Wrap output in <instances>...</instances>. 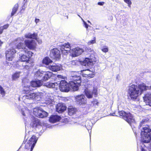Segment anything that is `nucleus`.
<instances>
[{"mask_svg":"<svg viewBox=\"0 0 151 151\" xmlns=\"http://www.w3.org/2000/svg\"><path fill=\"white\" fill-rule=\"evenodd\" d=\"M135 133L137 135V133L136 132H135Z\"/></svg>","mask_w":151,"mask_h":151,"instance_id":"obj_57","label":"nucleus"},{"mask_svg":"<svg viewBox=\"0 0 151 151\" xmlns=\"http://www.w3.org/2000/svg\"><path fill=\"white\" fill-rule=\"evenodd\" d=\"M61 119V117L58 115H52L50 117L49 121L52 123H54L59 121Z\"/></svg>","mask_w":151,"mask_h":151,"instance_id":"obj_20","label":"nucleus"},{"mask_svg":"<svg viewBox=\"0 0 151 151\" xmlns=\"http://www.w3.org/2000/svg\"><path fill=\"white\" fill-rule=\"evenodd\" d=\"M21 72H17L14 73L12 75V78L13 80H15L18 78L20 75Z\"/></svg>","mask_w":151,"mask_h":151,"instance_id":"obj_33","label":"nucleus"},{"mask_svg":"<svg viewBox=\"0 0 151 151\" xmlns=\"http://www.w3.org/2000/svg\"><path fill=\"white\" fill-rule=\"evenodd\" d=\"M146 122V120H143L140 124V127H142L141 133V138L142 142L145 143L149 142L151 139V129L149 128L148 126L143 125L145 124Z\"/></svg>","mask_w":151,"mask_h":151,"instance_id":"obj_3","label":"nucleus"},{"mask_svg":"<svg viewBox=\"0 0 151 151\" xmlns=\"http://www.w3.org/2000/svg\"><path fill=\"white\" fill-rule=\"evenodd\" d=\"M16 51L15 48H13L6 51L5 54L6 60L9 61H12L14 58Z\"/></svg>","mask_w":151,"mask_h":151,"instance_id":"obj_12","label":"nucleus"},{"mask_svg":"<svg viewBox=\"0 0 151 151\" xmlns=\"http://www.w3.org/2000/svg\"><path fill=\"white\" fill-rule=\"evenodd\" d=\"M58 82L52 83L48 82L45 84V86L49 88H57L58 86Z\"/></svg>","mask_w":151,"mask_h":151,"instance_id":"obj_22","label":"nucleus"},{"mask_svg":"<svg viewBox=\"0 0 151 151\" xmlns=\"http://www.w3.org/2000/svg\"><path fill=\"white\" fill-rule=\"evenodd\" d=\"M44 72L41 70H38L35 73V77L39 78H40L42 77H43Z\"/></svg>","mask_w":151,"mask_h":151,"instance_id":"obj_24","label":"nucleus"},{"mask_svg":"<svg viewBox=\"0 0 151 151\" xmlns=\"http://www.w3.org/2000/svg\"><path fill=\"white\" fill-rule=\"evenodd\" d=\"M26 46L30 49H33L36 46V43L32 40H26L24 41Z\"/></svg>","mask_w":151,"mask_h":151,"instance_id":"obj_16","label":"nucleus"},{"mask_svg":"<svg viewBox=\"0 0 151 151\" xmlns=\"http://www.w3.org/2000/svg\"><path fill=\"white\" fill-rule=\"evenodd\" d=\"M78 16L80 18H81V20H82V21H83V22H85V21L83 20V19H82V18H81L80 16H79V15H78Z\"/></svg>","mask_w":151,"mask_h":151,"instance_id":"obj_55","label":"nucleus"},{"mask_svg":"<svg viewBox=\"0 0 151 151\" xmlns=\"http://www.w3.org/2000/svg\"><path fill=\"white\" fill-rule=\"evenodd\" d=\"M41 112H40L39 116L38 117L42 118L44 117H46L48 116V113L44 111L42 109H41Z\"/></svg>","mask_w":151,"mask_h":151,"instance_id":"obj_30","label":"nucleus"},{"mask_svg":"<svg viewBox=\"0 0 151 151\" xmlns=\"http://www.w3.org/2000/svg\"><path fill=\"white\" fill-rule=\"evenodd\" d=\"M19 60H20L21 61L26 62L29 60V57H27V55L24 53L23 54H19Z\"/></svg>","mask_w":151,"mask_h":151,"instance_id":"obj_25","label":"nucleus"},{"mask_svg":"<svg viewBox=\"0 0 151 151\" xmlns=\"http://www.w3.org/2000/svg\"><path fill=\"white\" fill-rule=\"evenodd\" d=\"M92 103L93 106L95 107H96L98 106V102L96 100L92 102Z\"/></svg>","mask_w":151,"mask_h":151,"instance_id":"obj_42","label":"nucleus"},{"mask_svg":"<svg viewBox=\"0 0 151 151\" xmlns=\"http://www.w3.org/2000/svg\"><path fill=\"white\" fill-rule=\"evenodd\" d=\"M28 138V136H27V134H26L25 136V139H27Z\"/></svg>","mask_w":151,"mask_h":151,"instance_id":"obj_54","label":"nucleus"},{"mask_svg":"<svg viewBox=\"0 0 151 151\" xmlns=\"http://www.w3.org/2000/svg\"><path fill=\"white\" fill-rule=\"evenodd\" d=\"M77 61L76 60H73L71 62V64L72 65H76L77 63Z\"/></svg>","mask_w":151,"mask_h":151,"instance_id":"obj_43","label":"nucleus"},{"mask_svg":"<svg viewBox=\"0 0 151 151\" xmlns=\"http://www.w3.org/2000/svg\"><path fill=\"white\" fill-rule=\"evenodd\" d=\"M84 93L88 99L92 98L93 95L96 97L97 94V89L94 87L92 91L91 90L89 87L85 89Z\"/></svg>","mask_w":151,"mask_h":151,"instance_id":"obj_11","label":"nucleus"},{"mask_svg":"<svg viewBox=\"0 0 151 151\" xmlns=\"http://www.w3.org/2000/svg\"><path fill=\"white\" fill-rule=\"evenodd\" d=\"M56 108L57 112L59 113H61L66 109V107L63 104L59 103L57 105Z\"/></svg>","mask_w":151,"mask_h":151,"instance_id":"obj_18","label":"nucleus"},{"mask_svg":"<svg viewBox=\"0 0 151 151\" xmlns=\"http://www.w3.org/2000/svg\"><path fill=\"white\" fill-rule=\"evenodd\" d=\"M37 34L35 33L32 34L30 33H29L25 35L24 37L27 38H31L36 39L37 38Z\"/></svg>","mask_w":151,"mask_h":151,"instance_id":"obj_26","label":"nucleus"},{"mask_svg":"<svg viewBox=\"0 0 151 151\" xmlns=\"http://www.w3.org/2000/svg\"><path fill=\"white\" fill-rule=\"evenodd\" d=\"M149 88L148 86H146L144 83H141L138 86L133 84L130 85L128 87V94L131 98L134 100L141 95L144 91Z\"/></svg>","mask_w":151,"mask_h":151,"instance_id":"obj_2","label":"nucleus"},{"mask_svg":"<svg viewBox=\"0 0 151 151\" xmlns=\"http://www.w3.org/2000/svg\"><path fill=\"white\" fill-rule=\"evenodd\" d=\"M21 111H22V114L24 116H26V115L25 113L26 111H27L26 109H25V111L24 110V109H21Z\"/></svg>","mask_w":151,"mask_h":151,"instance_id":"obj_41","label":"nucleus"},{"mask_svg":"<svg viewBox=\"0 0 151 151\" xmlns=\"http://www.w3.org/2000/svg\"><path fill=\"white\" fill-rule=\"evenodd\" d=\"M45 103L48 105L52 106L55 104V101L53 99L48 97L45 99Z\"/></svg>","mask_w":151,"mask_h":151,"instance_id":"obj_23","label":"nucleus"},{"mask_svg":"<svg viewBox=\"0 0 151 151\" xmlns=\"http://www.w3.org/2000/svg\"><path fill=\"white\" fill-rule=\"evenodd\" d=\"M50 56L53 59L59 60L60 57V51L57 48H54L50 50Z\"/></svg>","mask_w":151,"mask_h":151,"instance_id":"obj_13","label":"nucleus"},{"mask_svg":"<svg viewBox=\"0 0 151 151\" xmlns=\"http://www.w3.org/2000/svg\"><path fill=\"white\" fill-rule=\"evenodd\" d=\"M58 85L60 84L59 88L60 91L63 92H68L71 87L70 85V82L68 84L65 80H62L58 81Z\"/></svg>","mask_w":151,"mask_h":151,"instance_id":"obj_10","label":"nucleus"},{"mask_svg":"<svg viewBox=\"0 0 151 151\" xmlns=\"http://www.w3.org/2000/svg\"><path fill=\"white\" fill-rule=\"evenodd\" d=\"M101 50L104 52H106L108 51V49L107 47L103 48L101 49Z\"/></svg>","mask_w":151,"mask_h":151,"instance_id":"obj_40","label":"nucleus"},{"mask_svg":"<svg viewBox=\"0 0 151 151\" xmlns=\"http://www.w3.org/2000/svg\"><path fill=\"white\" fill-rule=\"evenodd\" d=\"M57 77L58 78H60L62 79H65L64 77L62 76L61 75H58Z\"/></svg>","mask_w":151,"mask_h":151,"instance_id":"obj_45","label":"nucleus"},{"mask_svg":"<svg viewBox=\"0 0 151 151\" xmlns=\"http://www.w3.org/2000/svg\"><path fill=\"white\" fill-rule=\"evenodd\" d=\"M24 52L25 54L27 55V57H29V59L32 56L33 53L31 51H28L25 50H24V52Z\"/></svg>","mask_w":151,"mask_h":151,"instance_id":"obj_35","label":"nucleus"},{"mask_svg":"<svg viewBox=\"0 0 151 151\" xmlns=\"http://www.w3.org/2000/svg\"><path fill=\"white\" fill-rule=\"evenodd\" d=\"M124 1L128 4V6L129 7H131V5L132 4V2L130 0H123Z\"/></svg>","mask_w":151,"mask_h":151,"instance_id":"obj_39","label":"nucleus"},{"mask_svg":"<svg viewBox=\"0 0 151 151\" xmlns=\"http://www.w3.org/2000/svg\"><path fill=\"white\" fill-rule=\"evenodd\" d=\"M118 113L119 115L130 125L134 132L133 127L134 128L136 124L132 115L130 113H127L123 111H119Z\"/></svg>","mask_w":151,"mask_h":151,"instance_id":"obj_5","label":"nucleus"},{"mask_svg":"<svg viewBox=\"0 0 151 151\" xmlns=\"http://www.w3.org/2000/svg\"><path fill=\"white\" fill-rule=\"evenodd\" d=\"M24 38L23 37H21L17 38L15 42H17L18 43L21 42H23L24 40Z\"/></svg>","mask_w":151,"mask_h":151,"instance_id":"obj_37","label":"nucleus"},{"mask_svg":"<svg viewBox=\"0 0 151 151\" xmlns=\"http://www.w3.org/2000/svg\"><path fill=\"white\" fill-rule=\"evenodd\" d=\"M104 2H99L98 3V4L101 6H102L104 4Z\"/></svg>","mask_w":151,"mask_h":151,"instance_id":"obj_47","label":"nucleus"},{"mask_svg":"<svg viewBox=\"0 0 151 151\" xmlns=\"http://www.w3.org/2000/svg\"><path fill=\"white\" fill-rule=\"evenodd\" d=\"M52 61L48 57H45L42 60V63L46 65H48L50 63L52 62Z\"/></svg>","mask_w":151,"mask_h":151,"instance_id":"obj_29","label":"nucleus"},{"mask_svg":"<svg viewBox=\"0 0 151 151\" xmlns=\"http://www.w3.org/2000/svg\"><path fill=\"white\" fill-rule=\"evenodd\" d=\"M18 8V4H15L12 9V12L11 14L12 16L14 15L16 13Z\"/></svg>","mask_w":151,"mask_h":151,"instance_id":"obj_34","label":"nucleus"},{"mask_svg":"<svg viewBox=\"0 0 151 151\" xmlns=\"http://www.w3.org/2000/svg\"><path fill=\"white\" fill-rule=\"evenodd\" d=\"M16 47L22 52H24V50L26 49L25 47L23 45V43L20 42L16 46Z\"/></svg>","mask_w":151,"mask_h":151,"instance_id":"obj_28","label":"nucleus"},{"mask_svg":"<svg viewBox=\"0 0 151 151\" xmlns=\"http://www.w3.org/2000/svg\"><path fill=\"white\" fill-rule=\"evenodd\" d=\"M86 128H87V129L89 131V129H91L92 128V127L91 126H90L89 127H88V125H87V126Z\"/></svg>","mask_w":151,"mask_h":151,"instance_id":"obj_50","label":"nucleus"},{"mask_svg":"<svg viewBox=\"0 0 151 151\" xmlns=\"http://www.w3.org/2000/svg\"><path fill=\"white\" fill-rule=\"evenodd\" d=\"M80 74L83 77L90 78L94 77V74L93 71L89 69H86L81 71Z\"/></svg>","mask_w":151,"mask_h":151,"instance_id":"obj_15","label":"nucleus"},{"mask_svg":"<svg viewBox=\"0 0 151 151\" xmlns=\"http://www.w3.org/2000/svg\"><path fill=\"white\" fill-rule=\"evenodd\" d=\"M9 27V25L8 24H6L4 25L3 26L1 27H3V30L4 29H6Z\"/></svg>","mask_w":151,"mask_h":151,"instance_id":"obj_44","label":"nucleus"},{"mask_svg":"<svg viewBox=\"0 0 151 151\" xmlns=\"http://www.w3.org/2000/svg\"><path fill=\"white\" fill-rule=\"evenodd\" d=\"M76 103L80 105L85 106L87 103L86 99L83 95H78L75 97Z\"/></svg>","mask_w":151,"mask_h":151,"instance_id":"obj_14","label":"nucleus"},{"mask_svg":"<svg viewBox=\"0 0 151 151\" xmlns=\"http://www.w3.org/2000/svg\"><path fill=\"white\" fill-rule=\"evenodd\" d=\"M0 91L1 95L4 97L5 94V92L2 87L0 85Z\"/></svg>","mask_w":151,"mask_h":151,"instance_id":"obj_36","label":"nucleus"},{"mask_svg":"<svg viewBox=\"0 0 151 151\" xmlns=\"http://www.w3.org/2000/svg\"><path fill=\"white\" fill-rule=\"evenodd\" d=\"M25 120V124H26V123H28V122L27 121V119H25V117H24L23 118Z\"/></svg>","mask_w":151,"mask_h":151,"instance_id":"obj_52","label":"nucleus"},{"mask_svg":"<svg viewBox=\"0 0 151 151\" xmlns=\"http://www.w3.org/2000/svg\"><path fill=\"white\" fill-rule=\"evenodd\" d=\"M43 82L40 80H37L32 81L30 83L31 86L26 85L24 86V91L26 93L23 96L22 99L25 100L26 99L40 101L41 98V93H33L32 92L31 87H39L42 84Z\"/></svg>","mask_w":151,"mask_h":151,"instance_id":"obj_1","label":"nucleus"},{"mask_svg":"<svg viewBox=\"0 0 151 151\" xmlns=\"http://www.w3.org/2000/svg\"><path fill=\"white\" fill-rule=\"evenodd\" d=\"M88 23H90V24H91V22H90V21H88Z\"/></svg>","mask_w":151,"mask_h":151,"instance_id":"obj_56","label":"nucleus"},{"mask_svg":"<svg viewBox=\"0 0 151 151\" xmlns=\"http://www.w3.org/2000/svg\"><path fill=\"white\" fill-rule=\"evenodd\" d=\"M25 62L26 65H24V68L26 69H29L30 67H32L33 65V62L29 59Z\"/></svg>","mask_w":151,"mask_h":151,"instance_id":"obj_27","label":"nucleus"},{"mask_svg":"<svg viewBox=\"0 0 151 151\" xmlns=\"http://www.w3.org/2000/svg\"><path fill=\"white\" fill-rule=\"evenodd\" d=\"M26 118L28 119V118L27 117ZM29 118H30L31 121L30 125L33 128L39 129L43 125V123H41L38 119L32 115H30L29 117Z\"/></svg>","mask_w":151,"mask_h":151,"instance_id":"obj_8","label":"nucleus"},{"mask_svg":"<svg viewBox=\"0 0 151 151\" xmlns=\"http://www.w3.org/2000/svg\"><path fill=\"white\" fill-rule=\"evenodd\" d=\"M83 24H84V25L85 27L87 29L88 28V25L86 23L85 21L83 22Z\"/></svg>","mask_w":151,"mask_h":151,"instance_id":"obj_46","label":"nucleus"},{"mask_svg":"<svg viewBox=\"0 0 151 151\" xmlns=\"http://www.w3.org/2000/svg\"><path fill=\"white\" fill-rule=\"evenodd\" d=\"M3 27H0V34H1L3 32Z\"/></svg>","mask_w":151,"mask_h":151,"instance_id":"obj_49","label":"nucleus"},{"mask_svg":"<svg viewBox=\"0 0 151 151\" xmlns=\"http://www.w3.org/2000/svg\"><path fill=\"white\" fill-rule=\"evenodd\" d=\"M49 69L53 72H57L62 69V66L59 64H54L52 65H50L48 67Z\"/></svg>","mask_w":151,"mask_h":151,"instance_id":"obj_17","label":"nucleus"},{"mask_svg":"<svg viewBox=\"0 0 151 151\" xmlns=\"http://www.w3.org/2000/svg\"><path fill=\"white\" fill-rule=\"evenodd\" d=\"M76 109L75 108H68V114L69 115L71 116L76 113Z\"/></svg>","mask_w":151,"mask_h":151,"instance_id":"obj_31","label":"nucleus"},{"mask_svg":"<svg viewBox=\"0 0 151 151\" xmlns=\"http://www.w3.org/2000/svg\"><path fill=\"white\" fill-rule=\"evenodd\" d=\"M52 75V73L49 71H45L42 79L47 81L49 79Z\"/></svg>","mask_w":151,"mask_h":151,"instance_id":"obj_21","label":"nucleus"},{"mask_svg":"<svg viewBox=\"0 0 151 151\" xmlns=\"http://www.w3.org/2000/svg\"><path fill=\"white\" fill-rule=\"evenodd\" d=\"M40 21V20L38 19H35V22L36 24L39 22Z\"/></svg>","mask_w":151,"mask_h":151,"instance_id":"obj_48","label":"nucleus"},{"mask_svg":"<svg viewBox=\"0 0 151 151\" xmlns=\"http://www.w3.org/2000/svg\"><path fill=\"white\" fill-rule=\"evenodd\" d=\"M96 38L95 37H94L93 38V40L89 41L88 42V45H90L91 44H93L96 43Z\"/></svg>","mask_w":151,"mask_h":151,"instance_id":"obj_38","label":"nucleus"},{"mask_svg":"<svg viewBox=\"0 0 151 151\" xmlns=\"http://www.w3.org/2000/svg\"><path fill=\"white\" fill-rule=\"evenodd\" d=\"M23 82H24V81H23Z\"/></svg>","mask_w":151,"mask_h":151,"instance_id":"obj_58","label":"nucleus"},{"mask_svg":"<svg viewBox=\"0 0 151 151\" xmlns=\"http://www.w3.org/2000/svg\"><path fill=\"white\" fill-rule=\"evenodd\" d=\"M60 49L62 54L66 55L69 52L73 57L79 56L84 51L83 49L78 47L71 50L70 44L68 43L62 45Z\"/></svg>","mask_w":151,"mask_h":151,"instance_id":"obj_4","label":"nucleus"},{"mask_svg":"<svg viewBox=\"0 0 151 151\" xmlns=\"http://www.w3.org/2000/svg\"><path fill=\"white\" fill-rule=\"evenodd\" d=\"M115 114V113H110L109 114L110 115V116H114V114Z\"/></svg>","mask_w":151,"mask_h":151,"instance_id":"obj_53","label":"nucleus"},{"mask_svg":"<svg viewBox=\"0 0 151 151\" xmlns=\"http://www.w3.org/2000/svg\"><path fill=\"white\" fill-rule=\"evenodd\" d=\"M87 50L89 52L90 55L89 58H86L83 61V65L86 66H88L94 64L96 62L97 59L95 57L96 53L91 48H87Z\"/></svg>","mask_w":151,"mask_h":151,"instance_id":"obj_7","label":"nucleus"},{"mask_svg":"<svg viewBox=\"0 0 151 151\" xmlns=\"http://www.w3.org/2000/svg\"><path fill=\"white\" fill-rule=\"evenodd\" d=\"M37 140V138L35 136H32L26 144L25 148L27 149H30V151H32Z\"/></svg>","mask_w":151,"mask_h":151,"instance_id":"obj_9","label":"nucleus"},{"mask_svg":"<svg viewBox=\"0 0 151 151\" xmlns=\"http://www.w3.org/2000/svg\"><path fill=\"white\" fill-rule=\"evenodd\" d=\"M70 78L71 81H70V85L71 88L74 91L78 90L79 86H81L80 76L74 75L70 76Z\"/></svg>","mask_w":151,"mask_h":151,"instance_id":"obj_6","label":"nucleus"},{"mask_svg":"<svg viewBox=\"0 0 151 151\" xmlns=\"http://www.w3.org/2000/svg\"><path fill=\"white\" fill-rule=\"evenodd\" d=\"M119 75H117L116 77V79L118 80V81L119 80Z\"/></svg>","mask_w":151,"mask_h":151,"instance_id":"obj_51","label":"nucleus"},{"mask_svg":"<svg viewBox=\"0 0 151 151\" xmlns=\"http://www.w3.org/2000/svg\"><path fill=\"white\" fill-rule=\"evenodd\" d=\"M41 108L37 107L34 108L33 109V114L35 115V116L37 117H38V116H39V113H40V112H41Z\"/></svg>","mask_w":151,"mask_h":151,"instance_id":"obj_32","label":"nucleus"},{"mask_svg":"<svg viewBox=\"0 0 151 151\" xmlns=\"http://www.w3.org/2000/svg\"><path fill=\"white\" fill-rule=\"evenodd\" d=\"M143 98L146 104L151 106V93H148L146 94Z\"/></svg>","mask_w":151,"mask_h":151,"instance_id":"obj_19","label":"nucleus"}]
</instances>
